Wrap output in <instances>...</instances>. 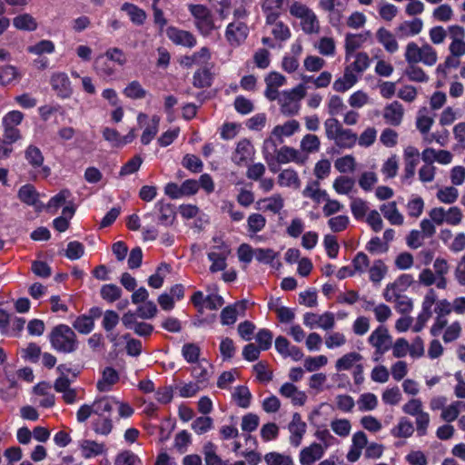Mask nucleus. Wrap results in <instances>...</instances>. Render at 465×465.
<instances>
[{
    "mask_svg": "<svg viewBox=\"0 0 465 465\" xmlns=\"http://www.w3.org/2000/svg\"><path fill=\"white\" fill-rule=\"evenodd\" d=\"M18 198L29 206L37 207L38 193L32 184H25L18 191Z\"/></svg>",
    "mask_w": 465,
    "mask_h": 465,
    "instance_id": "38",
    "label": "nucleus"
},
{
    "mask_svg": "<svg viewBox=\"0 0 465 465\" xmlns=\"http://www.w3.org/2000/svg\"><path fill=\"white\" fill-rule=\"evenodd\" d=\"M115 399L114 397L103 396L94 400V417L92 420V430L102 436L109 435L114 428L112 412Z\"/></svg>",
    "mask_w": 465,
    "mask_h": 465,
    "instance_id": "1",
    "label": "nucleus"
},
{
    "mask_svg": "<svg viewBox=\"0 0 465 465\" xmlns=\"http://www.w3.org/2000/svg\"><path fill=\"white\" fill-rule=\"evenodd\" d=\"M423 28V21L415 17L412 20H405L395 28V35L399 38H407L419 35Z\"/></svg>",
    "mask_w": 465,
    "mask_h": 465,
    "instance_id": "21",
    "label": "nucleus"
},
{
    "mask_svg": "<svg viewBox=\"0 0 465 465\" xmlns=\"http://www.w3.org/2000/svg\"><path fill=\"white\" fill-rule=\"evenodd\" d=\"M114 465H142V460L133 451L123 450L116 455Z\"/></svg>",
    "mask_w": 465,
    "mask_h": 465,
    "instance_id": "55",
    "label": "nucleus"
},
{
    "mask_svg": "<svg viewBox=\"0 0 465 465\" xmlns=\"http://www.w3.org/2000/svg\"><path fill=\"white\" fill-rule=\"evenodd\" d=\"M123 93L127 98L134 100L143 99L147 94L146 90L136 80L130 82Z\"/></svg>",
    "mask_w": 465,
    "mask_h": 465,
    "instance_id": "46",
    "label": "nucleus"
},
{
    "mask_svg": "<svg viewBox=\"0 0 465 465\" xmlns=\"http://www.w3.org/2000/svg\"><path fill=\"white\" fill-rule=\"evenodd\" d=\"M256 204L258 210L277 214L282 210L284 200L280 193H275L270 197L260 199Z\"/></svg>",
    "mask_w": 465,
    "mask_h": 465,
    "instance_id": "25",
    "label": "nucleus"
},
{
    "mask_svg": "<svg viewBox=\"0 0 465 465\" xmlns=\"http://www.w3.org/2000/svg\"><path fill=\"white\" fill-rule=\"evenodd\" d=\"M449 36L451 43L449 46L450 54L456 57L465 54V30L460 25H450L448 27Z\"/></svg>",
    "mask_w": 465,
    "mask_h": 465,
    "instance_id": "14",
    "label": "nucleus"
},
{
    "mask_svg": "<svg viewBox=\"0 0 465 465\" xmlns=\"http://www.w3.org/2000/svg\"><path fill=\"white\" fill-rule=\"evenodd\" d=\"M368 341L376 349V352L380 354H383L391 348V337L388 329L383 325L376 328L369 336Z\"/></svg>",
    "mask_w": 465,
    "mask_h": 465,
    "instance_id": "16",
    "label": "nucleus"
},
{
    "mask_svg": "<svg viewBox=\"0 0 465 465\" xmlns=\"http://www.w3.org/2000/svg\"><path fill=\"white\" fill-rule=\"evenodd\" d=\"M120 9L124 12L130 21L137 26L143 25L146 21L147 15L145 11L134 4L125 2L121 5Z\"/></svg>",
    "mask_w": 465,
    "mask_h": 465,
    "instance_id": "27",
    "label": "nucleus"
},
{
    "mask_svg": "<svg viewBox=\"0 0 465 465\" xmlns=\"http://www.w3.org/2000/svg\"><path fill=\"white\" fill-rule=\"evenodd\" d=\"M189 11L194 18V25L198 32L204 37L209 36L212 32L219 26L214 24L211 11L203 5H190Z\"/></svg>",
    "mask_w": 465,
    "mask_h": 465,
    "instance_id": "6",
    "label": "nucleus"
},
{
    "mask_svg": "<svg viewBox=\"0 0 465 465\" xmlns=\"http://www.w3.org/2000/svg\"><path fill=\"white\" fill-rule=\"evenodd\" d=\"M290 14L300 19L302 30L307 35L316 34L320 30V23L315 13L306 5L294 2L290 6Z\"/></svg>",
    "mask_w": 465,
    "mask_h": 465,
    "instance_id": "5",
    "label": "nucleus"
},
{
    "mask_svg": "<svg viewBox=\"0 0 465 465\" xmlns=\"http://www.w3.org/2000/svg\"><path fill=\"white\" fill-rule=\"evenodd\" d=\"M100 294L104 301L112 303L121 298L122 289L113 283L104 284L101 288Z\"/></svg>",
    "mask_w": 465,
    "mask_h": 465,
    "instance_id": "54",
    "label": "nucleus"
},
{
    "mask_svg": "<svg viewBox=\"0 0 465 465\" xmlns=\"http://www.w3.org/2000/svg\"><path fill=\"white\" fill-rule=\"evenodd\" d=\"M307 425H288V430L290 432V444L292 447H299L302 444L304 434L306 433Z\"/></svg>",
    "mask_w": 465,
    "mask_h": 465,
    "instance_id": "58",
    "label": "nucleus"
},
{
    "mask_svg": "<svg viewBox=\"0 0 465 465\" xmlns=\"http://www.w3.org/2000/svg\"><path fill=\"white\" fill-rule=\"evenodd\" d=\"M459 191L454 186H447L437 192V198L440 203L451 204L457 201Z\"/></svg>",
    "mask_w": 465,
    "mask_h": 465,
    "instance_id": "60",
    "label": "nucleus"
},
{
    "mask_svg": "<svg viewBox=\"0 0 465 465\" xmlns=\"http://www.w3.org/2000/svg\"><path fill=\"white\" fill-rule=\"evenodd\" d=\"M211 57L210 51L207 47H202L198 52H195L191 56H185L183 60V64L191 67L193 64H200L207 62Z\"/></svg>",
    "mask_w": 465,
    "mask_h": 465,
    "instance_id": "48",
    "label": "nucleus"
},
{
    "mask_svg": "<svg viewBox=\"0 0 465 465\" xmlns=\"http://www.w3.org/2000/svg\"><path fill=\"white\" fill-rule=\"evenodd\" d=\"M93 66L96 74L104 79L112 77L115 74L113 62L107 57L105 53L94 59Z\"/></svg>",
    "mask_w": 465,
    "mask_h": 465,
    "instance_id": "26",
    "label": "nucleus"
},
{
    "mask_svg": "<svg viewBox=\"0 0 465 465\" xmlns=\"http://www.w3.org/2000/svg\"><path fill=\"white\" fill-rule=\"evenodd\" d=\"M213 242L216 243L211 248L207 257L212 264L210 266L211 272H217L226 269V260L231 253L230 246L220 238L214 237Z\"/></svg>",
    "mask_w": 465,
    "mask_h": 465,
    "instance_id": "8",
    "label": "nucleus"
},
{
    "mask_svg": "<svg viewBox=\"0 0 465 465\" xmlns=\"http://www.w3.org/2000/svg\"><path fill=\"white\" fill-rule=\"evenodd\" d=\"M434 273L438 277L437 288L445 290L447 288L446 275L449 272V263L443 258H437L433 262Z\"/></svg>",
    "mask_w": 465,
    "mask_h": 465,
    "instance_id": "36",
    "label": "nucleus"
},
{
    "mask_svg": "<svg viewBox=\"0 0 465 465\" xmlns=\"http://www.w3.org/2000/svg\"><path fill=\"white\" fill-rule=\"evenodd\" d=\"M300 129V124L297 120H290L282 125H276L272 132V135L275 136L279 143H282V137H290Z\"/></svg>",
    "mask_w": 465,
    "mask_h": 465,
    "instance_id": "31",
    "label": "nucleus"
},
{
    "mask_svg": "<svg viewBox=\"0 0 465 465\" xmlns=\"http://www.w3.org/2000/svg\"><path fill=\"white\" fill-rule=\"evenodd\" d=\"M264 460L267 465H294L291 456L275 451L267 453L264 456Z\"/></svg>",
    "mask_w": 465,
    "mask_h": 465,
    "instance_id": "59",
    "label": "nucleus"
},
{
    "mask_svg": "<svg viewBox=\"0 0 465 465\" xmlns=\"http://www.w3.org/2000/svg\"><path fill=\"white\" fill-rule=\"evenodd\" d=\"M52 348L61 353H72L78 349V340L75 332L65 324H58L49 334Z\"/></svg>",
    "mask_w": 465,
    "mask_h": 465,
    "instance_id": "2",
    "label": "nucleus"
},
{
    "mask_svg": "<svg viewBox=\"0 0 465 465\" xmlns=\"http://www.w3.org/2000/svg\"><path fill=\"white\" fill-rule=\"evenodd\" d=\"M232 399L239 407L247 409L251 405L252 393L247 386H237L232 392Z\"/></svg>",
    "mask_w": 465,
    "mask_h": 465,
    "instance_id": "39",
    "label": "nucleus"
},
{
    "mask_svg": "<svg viewBox=\"0 0 465 465\" xmlns=\"http://www.w3.org/2000/svg\"><path fill=\"white\" fill-rule=\"evenodd\" d=\"M266 219L261 213H252L247 218V228L251 235H254L264 229Z\"/></svg>",
    "mask_w": 465,
    "mask_h": 465,
    "instance_id": "45",
    "label": "nucleus"
},
{
    "mask_svg": "<svg viewBox=\"0 0 465 465\" xmlns=\"http://www.w3.org/2000/svg\"><path fill=\"white\" fill-rule=\"evenodd\" d=\"M358 409L361 411H370L376 409L378 405L377 396L371 392L362 393L358 401Z\"/></svg>",
    "mask_w": 465,
    "mask_h": 465,
    "instance_id": "52",
    "label": "nucleus"
},
{
    "mask_svg": "<svg viewBox=\"0 0 465 465\" xmlns=\"http://www.w3.org/2000/svg\"><path fill=\"white\" fill-rule=\"evenodd\" d=\"M159 124L160 117L157 115H153L151 123L144 128L141 136V143L143 145L149 144L155 137L159 130Z\"/></svg>",
    "mask_w": 465,
    "mask_h": 465,
    "instance_id": "43",
    "label": "nucleus"
},
{
    "mask_svg": "<svg viewBox=\"0 0 465 465\" xmlns=\"http://www.w3.org/2000/svg\"><path fill=\"white\" fill-rule=\"evenodd\" d=\"M338 136L333 140L334 143L341 149H351L357 143V134L351 129L343 128Z\"/></svg>",
    "mask_w": 465,
    "mask_h": 465,
    "instance_id": "32",
    "label": "nucleus"
},
{
    "mask_svg": "<svg viewBox=\"0 0 465 465\" xmlns=\"http://www.w3.org/2000/svg\"><path fill=\"white\" fill-rule=\"evenodd\" d=\"M352 58L354 61L346 66V68L351 70V73L356 74L357 76L361 74L371 65V59L365 52H358L357 54H354Z\"/></svg>",
    "mask_w": 465,
    "mask_h": 465,
    "instance_id": "33",
    "label": "nucleus"
},
{
    "mask_svg": "<svg viewBox=\"0 0 465 465\" xmlns=\"http://www.w3.org/2000/svg\"><path fill=\"white\" fill-rule=\"evenodd\" d=\"M413 432L412 423L405 418L401 419L398 425L391 430V435L397 438H409Z\"/></svg>",
    "mask_w": 465,
    "mask_h": 465,
    "instance_id": "50",
    "label": "nucleus"
},
{
    "mask_svg": "<svg viewBox=\"0 0 465 465\" xmlns=\"http://www.w3.org/2000/svg\"><path fill=\"white\" fill-rule=\"evenodd\" d=\"M403 114V106L398 101H394L385 106L383 118L387 124L399 126L402 122Z\"/></svg>",
    "mask_w": 465,
    "mask_h": 465,
    "instance_id": "23",
    "label": "nucleus"
},
{
    "mask_svg": "<svg viewBox=\"0 0 465 465\" xmlns=\"http://www.w3.org/2000/svg\"><path fill=\"white\" fill-rule=\"evenodd\" d=\"M437 300V293L434 289L430 288L426 292L422 303H421V311L417 317L416 323L412 327V331L414 332L420 331L426 322L432 316V307Z\"/></svg>",
    "mask_w": 465,
    "mask_h": 465,
    "instance_id": "10",
    "label": "nucleus"
},
{
    "mask_svg": "<svg viewBox=\"0 0 465 465\" xmlns=\"http://www.w3.org/2000/svg\"><path fill=\"white\" fill-rule=\"evenodd\" d=\"M404 74L408 79L412 82L427 83L429 81V76L422 70V68L416 65V64H408Z\"/></svg>",
    "mask_w": 465,
    "mask_h": 465,
    "instance_id": "53",
    "label": "nucleus"
},
{
    "mask_svg": "<svg viewBox=\"0 0 465 465\" xmlns=\"http://www.w3.org/2000/svg\"><path fill=\"white\" fill-rule=\"evenodd\" d=\"M119 379V373L115 369L110 366L105 367L102 371L101 379L97 381L96 388L101 392L110 391Z\"/></svg>",
    "mask_w": 465,
    "mask_h": 465,
    "instance_id": "24",
    "label": "nucleus"
},
{
    "mask_svg": "<svg viewBox=\"0 0 465 465\" xmlns=\"http://www.w3.org/2000/svg\"><path fill=\"white\" fill-rule=\"evenodd\" d=\"M176 218L175 206L164 199L155 203L153 212L146 213L143 219H151L158 224L168 227L173 225Z\"/></svg>",
    "mask_w": 465,
    "mask_h": 465,
    "instance_id": "7",
    "label": "nucleus"
},
{
    "mask_svg": "<svg viewBox=\"0 0 465 465\" xmlns=\"http://www.w3.org/2000/svg\"><path fill=\"white\" fill-rule=\"evenodd\" d=\"M253 153L252 143L246 140H241L236 146L235 152L232 154V160L234 163L241 165L248 161Z\"/></svg>",
    "mask_w": 465,
    "mask_h": 465,
    "instance_id": "29",
    "label": "nucleus"
},
{
    "mask_svg": "<svg viewBox=\"0 0 465 465\" xmlns=\"http://www.w3.org/2000/svg\"><path fill=\"white\" fill-rule=\"evenodd\" d=\"M213 420L211 417L202 416L196 418L192 423V429L198 435H202L213 428Z\"/></svg>",
    "mask_w": 465,
    "mask_h": 465,
    "instance_id": "64",
    "label": "nucleus"
},
{
    "mask_svg": "<svg viewBox=\"0 0 465 465\" xmlns=\"http://www.w3.org/2000/svg\"><path fill=\"white\" fill-rule=\"evenodd\" d=\"M25 158L27 163L35 169L42 167V173L47 177L51 170L48 166L44 165V155L41 150L35 145H29L25 151Z\"/></svg>",
    "mask_w": 465,
    "mask_h": 465,
    "instance_id": "22",
    "label": "nucleus"
},
{
    "mask_svg": "<svg viewBox=\"0 0 465 465\" xmlns=\"http://www.w3.org/2000/svg\"><path fill=\"white\" fill-rule=\"evenodd\" d=\"M272 153H276V161L278 163H288L290 162L294 163H302V161L300 159V153L298 150L290 147V146H282L279 150H277V143L272 139V137H269L265 139L263 143V154L264 159L266 160L269 166L272 165V161H273Z\"/></svg>",
    "mask_w": 465,
    "mask_h": 465,
    "instance_id": "3",
    "label": "nucleus"
},
{
    "mask_svg": "<svg viewBox=\"0 0 465 465\" xmlns=\"http://www.w3.org/2000/svg\"><path fill=\"white\" fill-rule=\"evenodd\" d=\"M434 123L433 117L428 115V109L426 107H422L419 110L417 119H416V127L422 134H427L430 130L432 124Z\"/></svg>",
    "mask_w": 465,
    "mask_h": 465,
    "instance_id": "41",
    "label": "nucleus"
},
{
    "mask_svg": "<svg viewBox=\"0 0 465 465\" xmlns=\"http://www.w3.org/2000/svg\"><path fill=\"white\" fill-rule=\"evenodd\" d=\"M349 0H320L319 8L328 13V21L332 27H339L343 19Z\"/></svg>",
    "mask_w": 465,
    "mask_h": 465,
    "instance_id": "9",
    "label": "nucleus"
},
{
    "mask_svg": "<svg viewBox=\"0 0 465 465\" xmlns=\"http://www.w3.org/2000/svg\"><path fill=\"white\" fill-rule=\"evenodd\" d=\"M249 35V27L242 21H233L226 26L225 38L232 47L242 45Z\"/></svg>",
    "mask_w": 465,
    "mask_h": 465,
    "instance_id": "11",
    "label": "nucleus"
},
{
    "mask_svg": "<svg viewBox=\"0 0 465 465\" xmlns=\"http://www.w3.org/2000/svg\"><path fill=\"white\" fill-rule=\"evenodd\" d=\"M278 183L282 187H291L298 189L301 186V181L297 172L292 168L282 170L278 175Z\"/></svg>",
    "mask_w": 465,
    "mask_h": 465,
    "instance_id": "35",
    "label": "nucleus"
},
{
    "mask_svg": "<svg viewBox=\"0 0 465 465\" xmlns=\"http://www.w3.org/2000/svg\"><path fill=\"white\" fill-rule=\"evenodd\" d=\"M168 38L177 45L192 48L196 45V38L194 35L185 30L178 29L174 26H169L166 30Z\"/></svg>",
    "mask_w": 465,
    "mask_h": 465,
    "instance_id": "19",
    "label": "nucleus"
},
{
    "mask_svg": "<svg viewBox=\"0 0 465 465\" xmlns=\"http://www.w3.org/2000/svg\"><path fill=\"white\" fill-rule=\"evenodd\" d=\"M376 37L378 42L382 45L388 53L393 54L399 49L395 35L388 29L384 27L379 28L376 33Z\"/></svg>",
    "mask_w": 465,
    "mask_h": 465,
    "instance_id": "28",
    "label": "nucleus"
},
{
    "mask_svg": "<svg viewBox=\"0 0 465 465\" xmlns=\"http://www.w3.org/2000/svg\"><path fill=\"white\" fill-rule=\"evenodd\" d=\"M122 322L126 329L133 330L135 334L147 337L152 334L153 326L144 322H138L132 311H128L122 317Z\"/></svg>",
    "mask_w": 465,
    "mask_h": 465,
    "instance_id": "18",
    "label": "nucleus"
},
{
    "mask_svg": "<svg viewBox=\"0 0 465 465\" xmlns=\"http://www.w3.org/2000/svg\"><path fill=\"white\" fill-rule=\"evenodd\" d=\"M321 141L315 134H305L300 143L301 150L306 153H316L320 150Z\"/></svg>",
    "mask_w": 465,
    "mask_h": 465,
    "instance_id": "47",
    "label": "nucleus"
},
{
    "mask_svg": "<svg viewBox=\"0 0 465 465\" xmlns=\"http://www.w3.org/2000/svg\"><path fill=\"white\" fill-rule=\"evenodd\" d=\"M50 84L56 95L62 99L69 98L73 94L70 79L65 73H54L50 78Z\"/></svg>",
    "mask_w": 465,
    "mask_h": 465,
    "instance_id": "17",
    "label": "nucleus"
},
{
    "mask_svg": "<svg viewBox=\"0 0 465 465\" xmlns=\"http://www.w3.org/2000/svg\"><path fill=\"white\" fill-rule=\"evenodd\" d=\"M371 33L369 30L361 32L360 34L348 33L345 35L344 48H345V60L348 62L352 59L356 51L360 49L369 38H371Z\"/></svg>",
    "mask_w": 465,
    "mask_h": 465,
    "instance_id": "15",
    "label": "nucleus"
},
{
    "mask_svg": "<svg viewBox=\"0 0 465 465\" xmlns=\"http://www.w3.org/2000/svg\"><path fill=\"white\" fill-rule=\"evenodd\" d=\"M361 358V355L355 351L346 353L337 360L335 368L338 371H348L352 368L356 362L360 361Z\"/></svg>",
    "mask_w": 465,
    "mask_h": 465,
    "instance_id": "44",
    "label": "nucleus"
},
{
    "mask_svg": "<svg viewBox=\"0 0 465 465\" xmlns=\"http://www.w3.org/2000/svg\"><path fill=\"white\" fill-rule=\"evenodd\" d=\"M200 347L195 343H185L182 348V355L188 363L199 361Z\"/></svg>",
    "mask_w": 465,
    "mask_h": 465,
    "instance_id": "61",
    "label": "nucleus"
},
{
    "mask_svg": "<svg viewBox=\"0 0 465 465\" xmlns=\"http://www.w3.org/2000/svg\"><path fill=\"white\" fill-rule=\"evenodd\" d=\"M387 273V266L381 260H376L369 269L370 280L379 283Z\"/></svg>",
    "mask_w": 465,
    "mask_h": 465,
    "instance_id": "56",
    "label": "nucleus"
},
{
    "mask_svg": "<svg viewBox=\"0 0 465 465\" xmlns=\"http://www.w3.org/2000/svg\"><path fill=\"white\" fill-rule=\"evenodd\" d=\"M213 74L209 68L197 70L193 76V84L196 88H204L212 85Z\"/></svg>",
    "mask_w": 465,
    "mask_h": 465,
    "instance_id": "40",
    "label": "nucleus"
},
{
    "mask_svg": "<svg viewBox=\"0 0 465 465\" xmlns=\"http://www.w3.org/2000/svg\"><path fill=\"white\" fill-rule=\"evenodd\" d=\"M324 453V448L322 444L312 442L311 445L304 447L300 451V463L302 465H312L315 461L320 460L323 457Z\"/></svg>",
    "mask_w": 465,
    "mask_h": 465,
    "instance_id": "20",
    "label": "nucleus"
},
{
    "mask_svg": "<svg viewBox=\"0 0 465 465\" xmlns=\"http://www.w3.org/2000/svg\"><path fill=\"white\" fill-rule=\"evenodd\" d=\"M355 182L348 176H339L333 182V189L339 194L348 195L353 189Z\"/></svg>",
    "mask_w": 465,
    "mask_h": 465,
    "instance_id": "51",
    "label": "nucleus"
},
{
    "mask_svg": "<svg viewBox=\"0 0 465 465\" xmlns=\"http://www.w3.org/2000/svg\"><path fill=\"white\" fill-rule=\"evenodd\" d=\"M82 456L84 459H92L105 452L104 444L95 440H84L80 443Z\"/></svg>",
    "mask_w": 465,
    "mask_h": 465,
    "instance_id": "30",
    "label": "nucleus"
},
{
    "mask_svg": "<svg viewBox=\"0 0 465 465\" xmlns=\"http://www.w3.org/2000/svg\"><path fill=\"white\" fill-rule=\"evenodd\" d=\"M73 327L82 334H88L94 330V322L92 321V317L81 315L75 319Z\"/></svg>",
    "mask_w": 465,
    "mask_h": 465,
    "instance_id": "63",
    "label": "nucleus"
},
{
    "mask_svg": "<svg viewBox=\"0 0 465 465\" xmlns=\"http://www.w3.org/2000/svg\"><path fill=\"white\" fill-rule=\"evenodd\" d=\"M249 302L245 299L225 306L220 314L221 323L224 326L233 325L238 316H244Z\"/></svg>",
    "mask_w": 465,
    "mask_h": 465,
    "instance_id": "13",
    "label": "nucleus"
},
{
    "mask_svg": "<svg viewBox=\"0 0 465 465\" xmlns=\"http://www.w3.org/2000/svg\"><path fill=\"white\" fill-rule=\"evenodd\" d=\"M357 74L351 73V70L345 67L343 75L334 81L332 88L336 92H345L351 88L357 83Z\"/></svg>",
    "mask_w": 465,
    "mask_h": 465,
    "instance_id": "37",
    "label": "nucleus"
},
{
    "mask_svg": "<svg viewBox=\"0 0 465 465\" xmlns=\"http://www.w3.org/2000/svg\"><path fill=\"white\" fill-rule=\"evenodd\" d=\"M13 25L16 29L24 31H35L37 28L35 19L29 14L15 16Z\"/></svg>",
    "mask_w": 465,
    "mask_h": 465,
    "instance_id": "42",
    "label": "nucleus"
},
{
    "mask_svg": "<svg viewBox=\"0 0 465 465\" xmlns=\"http://www.w3.org/2000/svg\"><path fill=\"white\" fill-rule=\"evenodd\" d=\"M324 129L326 137L329 140L333 141L335 137L338 136V134H340L339 132H341L343 129V126L341 125L338 119H336L335 117H330L326 119L324 122Z\"/></svg>",
    "mask_w": 465,
    "mask_h": 465,
    "instance_id": "62",
    "label": "nucleus"
},
{
    "mask_svg": "<svg viewBox=\"0 0 465 465\" xmlns=\"http://www.w3.org/2000/svg\"><path fill=\"white\" fill-rule=\"evenodd\" d=\"M156 304L152 301L143 302L142 305H139L137 307L135 312H133V314H134L135 318H141L143 320L153 319L156 315Z\"/></svg>",
    "mask_w": 465,
    "mask_h": 465,
    "instance_id": "49",
    "label": "nucleus"
},
{
    "mask_svg": "<svg viewBox=\"0 0 465 465\" xmlns=\"http://www.w3.org/2000/svg\"><path fill=\"white\" fill-rule=\"evenodd\" d=\"M303 324L310 329L321 328L328 331L335 325L334 314L331 312H325L321 315L306 312L303 315Z\"/></svg>",
    "mask_w": 465,
    "mask_h": 465,
    "instance_id": "12",
    "label": "nucleus"
},
{
    "mask_svg": "<svg viewBox=\"0 0 465 465\" xmlns=\"http://www.w3.org/2000/svg\"><path fill=\"white\" fill-rule=\"evenodd\" d=\"M305 94L306 91L303 84H300L290 90L282 91L278 103L280 104L282 114L286 116L298 114L301 108L300 102Z\"/></svg>",
    "mask_w": 465,
    "mask_h": 465,
    "instance_id": "4",
    "label": "nucleus"
},
{
    "mask_svg": "<svg viewBox=\"0 0 465 465\" xmlns=\"http://www.w3.org/2000/svg\"><path fill=\"white\" fill-rule=\"evenodd\" d=\"M332 431L342 438H345L350 435L351 425L349 420L347 419H335L331 421L330 424Z\"/></svg>",
    "mask_w": 465,
    "mask_h": 465,
    "instance_id": "57",
    "label": "nucleus"
},
{
    "mask_svg": "<svg viewBox=\"0 0 465 465\" xmlns=\"http://www.w3.org/2000/svg\"><path fill=\"white\" fill-rule=\"evenodd\" d=\"M380 209L383 216L392 225H401L403 223V215L399 212L395 202L384 203L381 206Z\"/></svg>",
    "mask_w": 465,
    "mask_h": 465,
    "instance_id": "34",
    "label": "nucleus"
}]
</instances>
